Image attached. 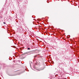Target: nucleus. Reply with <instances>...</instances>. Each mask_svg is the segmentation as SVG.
Segmentation results:
<instances>
[{
  "label": "nucleus",
  "mask_w": 79,
  "mask_h": 79,
  "mask_svg": "<svg viewBox=\"0 0 79 79\" xmlns=\"http://www.w3.org/2000/svg\"><path fill=\"white\" fill-rule=\"evenodd\" d=\"M9 76H13V75L10 74L9 75Z\"/></svg>",
  "instance_id": "obj_1"
},
{
  "label": "nucleus",
  "mask_w": 79,
  "mask_h": 79,
  "mask_svg": "<svg viewBox=\"0 0 79 79\" xmlns=\"http://www.w3.org/2000/svg\"><path fill=\"white\" fill-rule=\"evenodd\" d=\"M27 50H30V48H27Z\"/></svg>",
  "instance_id": "obj_2"
},
{
  "label": "nucleus",
  "mask_w": 79,
  "mask_h": 79,
  "mask_svg": "<svg viewBox=\"0 0 79 79\" xmlns=\"http://www.w3.org/2000/svg\"><path fill=\"white\" fill-rule=\"evenodd\" d=\"M3 24H5V22H3Z\"/></svg>",
  "instance_id": "obj_3"
}]
</instances>
